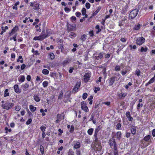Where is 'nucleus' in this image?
Wrapping results in <instances>:
<instances>
[{"label": "nucleus", "instance_id": "f257e3e1", "mask_svg": "<svg viewBox=\"0 0 155 155\" xmlns=\"http://www.w3.org/2000/svg\"><path fill=\"white\" fill-rule=\"evenodd\" d=\"M53 31L51 30L48 29L45 32V30H43L41 34L38 36L35 37L33 40H35L42 41L46 38L48 36H50L52 34Z\"/></svg>", "mask_w": 155, "mask_h": 155}, {"label": "nucleus", "instance_id": "f03ea898", "mask_svg": "<svg viewBox=\"0 0 155 155\" xmlns=\"http://www.w3.org/2000/svg\"><path fill=\"white\" fill-rule=\"evenodd\" d=\"M14 105V103H12L11 100H8L5 102V104H2L1 106L2 109L8 110L11 108Z\"/></svg>", "mask_w": 155, "mask_h": 155}, {"label": "nucleus", "instance_id": "7ed1b4c3", "mask_svg": "<svg viewBox=\"0 0 155 155\" xmlns=\"http://www.w3.org/2000/svg\"><path fill=\"white\" fill-rule=\"evenodd\" d=\"M94 150L98 151H101L102 147L100 142L97 140V141H94Z\"/></svg>", "mask_w": 155, "mask_h": 155}, {"label": "nucleus", "instance_id": "20e7f679", "mask_svg": "<svg viewBox=\"0 0 155 155\" xmlns=\"http://www.w3.org/2000/svg\"><path fill=\"white\" fill-rule=\"evenodd\" d=\"M145 40V39L143 37H139L136 40V44L139 45H140L144 42Z\"/></svg>", "mask_w": 155, "mask_h": 155}, {"label": "nucleus", "instance_id": "39448f33", "mask_svg": "<svg viewBox=\"0 0 155 155\" xmlns=\"http://www.w3.org/2000/svg\"><path fill=\"white\" fill-rule=\"evenodd\" d=\"M81 109L83 110H84L86 112H88V109L86 106V104L84 102V101H83L81 102Z\"/></svg>", "mask_w": 155, "mask_h": 155}, {"label": "nucleus", "instance_id": "423d86ee", "mask_svg": "<svg viewBox=\"0 0 155 155\" xmlns=\"http://www.w3.org/2000/svg\"><path fill=\"white\" fill-rule=\"evenodd\" d=\"M109 143L111 146H114V147H117V143L114 137H113L112 139L109 140Z\"/></svg>", "mask_w": 155, "mask_h": 155}, {"label": "nucleus", "instance_id": "0eeeda50", "mask_svg": "<svg viewBox=\"0 0 155 155\" xmlns=\"http://www.w3.org/2000/svg\"><path fill=\"white\" fill-rule=\"evenodd\" d=\"M136 17V11L134 10L130 12L129 15V18L130 19H133Z\"/></svg>", "mask_w": 155, "mask_h": 155}, {"label": "nucleus", "instance_id": "6e6552de", "mask_svg": "<svg viewBox=\"0 0 155 155\" xmlns=\"http://www.w3.org/2000/svg\"><path fill=\"white\" fill-rule=\"evenodd\" d=\"M90 77L91 74L90 73H86L84 76V81L85 82H87Z\"/></svg>", "mask_w": 155, "mask_h": 155}, {"label": "nucleus", "instance_id": "1a4fd4ad", "mask_svg": "<svg viewBox=\"0 0 155 155\" xmlns=\"http://www.w3.org/2000/svg\"><path fill=\"white\" fill-rule=\"evenodd\" d=\"M121 132L120 131H118L117 133L116 134L114 135V136L113 137H114V138L115 137H116L117 140H120L121 138Z\"/></svg>", "mask_w": 155, "mask_h": 155}, {"label": "nucleus", "instance_id": "9d476101", "mask_svg": "<svg viewBox=\"0 0 155 155\" xmlns=\"http://www.w3.org/2000/svg\"><path fill=\"white\" fill-rule=\"evenodd\" d=\"M15 91L17 94L21 92V90L19 88L17 84L15 85L14 86Z\"/></svg>", "mask_w": 155, "mask_h": 155}, {"label": "nucleus", "instance_id": "9b49d317", "mask_svg": "<svg viewBox=\"0 0 155 155\" xmlns=\"http://www.w3.org/2000/svg\"><path fill=\"white\" fill-rule=\"evenodd\" d=\"M103 57V54L102 53H99L96 54V55L94 57L95 59L99 60L102 58Z\"/></svg>", "mask_w": 155, "mask_h": 155}, {"label": "nucleus", "instance_id": "f8f14e48", "mask_svg": "<svg viewBox=\"0 0 155 155\" xmlns=\"http://www.w3.org/2000/svg\"><path fill=\"white\" fill-rule=\"evenodd\" d=\"M116 78L115 77H112L109 80V86H111L113 84L115 81Z\"/></svg>", "mask_w": 155, "mask_h": 155}, {"label": "nucleus", "instance_id": "ddd939ff", "mask_svg": "<svg viewBox=\"0 0 155 155\" xmlns=\"http://www.w3.org/2000/svg\"><path fill=\"white\" fill-rule=\"evenodd\" d=\"M18 29V27L16 26L12 29L11 32L9 34L11 36L16 32Z\"/></svg>", "mask_w": 155, "mask_h": 155}, {"label": "nucleus", "instance_id": "4468645a", "mask_svg": "<svg viewBox=\"0 0 155 155\" xmlns=\"http://www.w3.org/2000/svg\"><path fill=\"white\" fill-rule=\"evenodd\" d=\"M80 86V85L79 83H77L76 84V85L73 88V91H74V93H76L78 91V90Z\"/></svg>", "mask_w": 155, "mask_h": 155}, {"label": "nucleus", "instance_id": "2eb2a0df", "mask_svg": "<svg viewBox=\"0 0 155 155\" xmlns=\"http://www.w3.org/2000/svg\"><path fill=\"white\" fill-rule=\"evenodd\" d=\"M29 85L28 83H25L22 84L21 86V88L24 91H26L27 89L29 87Z\"/></svg>", "mask_w": 155, "mask_h": 155}, {"label": "nucleus", "instance_id": "dca6fc26", "mask_svg": "<svg viewBox=\"0 0 155 155\" xmlns=\"http://www.w3.org/2000/svg\"><path fill=\"white\" fill-rule=\"evenodd\" d=\"M127 95L126 93H120L118 94V97L119 99H122L124 98Z\"/></svg>", "mask_w": 155, "mask_h": 155}, {"label": "nucleus", "instance_id": "f3484780", "mask_svg": "<svg viewBox=\"0 0 155 155\" xmlns=\"http://www.w3.org/2000/svg\"><path fill=\"white\" fill-rule=\"evenodd\" d=\"M101 9V7L99 6L98 7V8H97V9L96 10V11H95L92 14V16H95L97 13L99 12L100 11V10Z\"/></svg>", "mask_w": 155, "mask_h": 155}, {"label": "nucleus", "instance_id": "a211bd4d", "mask_svg": "<svg viewBox=\"0 0 155 155\" xmlns=\"http://www.w3.org/2000/svg\"><path fill=\"white\" fill-rule=\"evenodd\" d=\"M80 143L79 142H76V143L74 144V148L75 149H78L80 147Z\"/></svg>", "mask_w": 155, "mask_h": 155}, {"label": "nucleus", "instance_id": "6ab92c4d", "mask_svg": "<svg viewBox=\"0 0 155 155\" xmlns=\"http://www.w3.org/2000/svg\"><path fill=\"white\" fill-rule=\"evenodd\" d=\"M34 99L37 102H38L40 100L39 96L37 95H34Z\"/></svg>", "mask_w": 155, "mask_h": 155}, {"label": "nucleus", "instance_id": "aec40b11", "mask_svg": "<svg viewBox=\"0 0 155 155\" xmlns=\"http://www.w3.org/2000/svg\"><path fill=\"white\" fill-rule=\"evenodd\" d=\"M33 8L35 10L38 11L40 9L39 4L38 3H35Z\"/></svg>", "mask_w": 155, "mask_h": 155}, {"label": "nucleus", "instance_id": "412c9836", "mask_svg": "<svg viewBox=\"0 0 155 155\" xmlns=\"http://www.w3.org/2000/svg\"><path fill=\"white\" fill-rule=\"evenodd\" d=\"M70 60L69 59H67L64 60L62 63V64L64 66H65L70 62Z\"/></svg>", "mask_w": 155, "mask_h": 155}, {"label": "nucleus", "instance_id": "4be33fe9", "mask_svg": "<svg viewBox=\"0 0 155 155\" xmlns=\"http://www.w3.org/2000/svg\"><path fill=\"white\" fill-rule=\"evenodd\" d=\"M29 108L30 110L32 112H34L36 110V107H34L32 105H30L29 106Z\"/></svg>", "mask_w": 155, "mask_h": 155}, {"label": "nucleus", "instance_id": "5701e85b", "mask_svg": "<svg viewBox=\"0 0 155 155\" xmlns=\"http://www.w3.org/2000/svg\"><path fill=\"white\" fill-rule=\"evenodd\" d=\"M154 81V77L152 78L146 84V86H147L148 85L151 83H152Z\"/></svg>", "mask_w": 155, "mask_h": 155}, {"label": "nucleus", "instance_id": "b1692460", "mask_svg": "<svg viewBox=\"0 0 155 155\" xmlns=\"http://www.w3.org/2000/svg\"><path fill=\"white\" fill-rule=\"evenodd\" d=\"M20 2H17L14 4V6H13L12 8L13 9H15L17 10H18V8L17 5L19 4Z\"/></svg>", "mask_w": 155, "mask_h": 155}, {"label": "nucleus", "instance_id": "393cba45", "mask_svg": "<svg viewBox=\"0 0 155 155\" xmlns=\"http://www.w3.org/2000/svg\"><path fill=\"white\" fill-rule=\"evenodd\" d=\"M20 78L19 80V81L21 83L23 82L25 80V76L24 75H22L20 76Z\"/></svg>", "mask_w": 155, "mask_h": 155}, {"label": "nucleus", "instance_id": "a878e982", "mask_svg": "<svg viewBox=\"0 0 155 155\" xmlns=\"http://www.w3.org/2000/svg\"><path fill=\"white\" fill-rule=\"evenodd\" d=\"M87 35L85 34H84L82 35L81 36L80 39L82 41H85L86 39Z\"/></svg>", "mask_w": 155, "mask_h": 155}, {"label": "nucleus", "instance_id": "bb28decb", "mask_svg": "<svg viewBox=\"0 0 155 155\" xmlns=\"http://www.w3.org/2000/svg\"><path fill=\"white\" fill-rule=\"evenodd\" d=\"M69 36L71 38H73L76 36V34L73 32H71L70 33Z\"/></svg>", "mask_w": 155, "mask_h": 155}, {"label": "nucleus", "instance_id": "cd10ccee", "mask_svg": "<svg viewBox=\"0 0 155 155\" xmlns=\"http://www.w3.org/2000/svg\"><path fill=\"white\" fill-rule=\"evenodd\" d=\"M148 50V48L147 47L144 48L143 47H142L141 48L140 50V51L141 52H145L147 51Z\"/></svg>", "mask_w": 155, "mask_h": 155}, {"label": "nucleus", "instance_id": "c85d7f7f", "mask_svg": "<svg viewBox=\"0 0 155 155\" xmlns=\"http://www.w3.org/2000/svg\"><path fill=\"white\" fill-rule=\"evenodd\" d=\"M142 101H143V100L142 99H139V103L137 105L138 109L140 107H142L143 106V104L142 103H141V102H142Z\"/></svg>", "mask_w": 155, "mask_h": 155}, {"label": "nucleus", "instance_id": "c756f323", "mask_svg": "<svg viewBox=\"0 0 155 155\" xmlns=\"http://www.w3.org/2000/svg\"><path fill=\"white\" fill-rule=\"evenodd\" d=\"M8 89H6L4 91V97H6L7 96H8L9 95V93L8 92Z\"/></svg>", "mask_w": 155, "mask_h": 155}, {"label": "nucleus", "instance_id": "7c9ffc66", "mask_svg": "<svg viewBox=\"0 0 155 155\" xmlns=\"http://www.w3.org/2000/svg\"><path fill=\"white\" fill-rule=\"evenodd\" d=\"M48 57L51 59H53L54 58V55L53 53H50L48 55Z\"/></svg>", "mask_w": 155, "mask_h": 155}, {"label": "nucleus", "instance_id": "2f4dec72", "mask_svg": "<svg viewBox=\"0 0 155 155\" xmlns=\"http://www.w3.org/2000/svg\"><path fill=\"white\" fill-rule=\"evenodd\" d=\"M150 135H148L145 136L143 138V140L146 141H148L150 138Z\"/></svg>", "mask_w": 155, "mask_h": 155}, {"label": "nucleus", "instance_id": "473e14b6", "mask_svg": "<svg viewBox=\"0 0 155 155\" xmlns=\"http://www.w3.org/2000/svg\"><path fill=\"white\" fill-rule=\"evenodd\" d=\"M94 129L92 128H90L87 131V133L89 135H91L93 133Z\"/></svg>", "mask_w": 155, "mask_h": 155}, {"label": "nucleus", "instance_id": "72a5a7b5", "mask_svg": "<svg viewBox=\"0 0 155 155\" xmlns=\"http://www.w3.org/2000/svg\"><path fill=\"white\" fill-rule=\"evenodd\" d=\"M49 71L46 69H44L43 70L42 73L44 74H48L49 73Z\"/></svg>", "mask_w": 155, "mask_h": 155}, {"label": "nucleus", "instance_id": "f704fd0d", "mask_svg": "<svg viewBox=\"0 0 155 155\" xmlns=\"http://www.w3.org/2000/svg\"><path fill=\"white\" fill-rule=\"evenodd\" d=\"M120 66L117 65L115 67L114 70L115 71H120Z\"/></svg>", "mask_w": 155, "mask_h": 155}, {"label": "nucleus", "instance_id": "c9c22d12", "mask_svg": "<svg viewBox=\"0 0 155 155\" xmlns=\"http://www.w3.org/2000/svg\"><path fill=\"white\" fill-rule=\"evenodd\" d=\"M131 133L133 134H136V128L134 127L131 129Z\"/></svg>", "mask_w": 155, "mask_h": 155}, {"label": "nucleus", "instance_id": "e433bc0d", "mask_svg": "<svg viewBox=\"0 0 155 155\" xmlns=\"http://www.w3.org/2000/svg\"><path fill=\"white\" fill-rule=\"evenodd\" d=\"M68 155H74V151L72 150H69L68 152Z\"/></svg>", "mask_w": 155, "mask_h": 155}, {"label": "nucleus", "instance_id": "4c0bfd02", "mask_svg": "<svg viewBox=\"0 0 155 155\" xmlns=\"http://www.w3.org/2000/svg\"><path fill=\"white\" fill-rule=\"evenodd\" d=\"M42 84L44 87H46L48 85V82L47 81H45L43 82Z\"/></svg>", "mask_w": 155, "mask_h": 155}, {"label": "nucleus", "instance_id": "58836bf2", "mask_svg": "<svg viewBox=\"0 0 155 155\" xmlns=\"http://www.w3.org/2000/svg\"><path fill=\"white\" fill-rule=\"evenodd\" d=\"M81 12L82 15H84L86 13V9L84 8H83L81 10Z\"/></svg>", "mask_w": 155, "mask_h": 155}, {"label": "nucleus", "instance_id": "ea45409f", "mask_svg": "<svg viewBox=\"0 0 155 155\" xmlns=\"http://www.w3.org/2000/svg\"><path fill=\"white\" fill-rule=\"evenodd\" d=\"M40 150L41 153L43 154L44 152V148L41 145H40Z\"/></svg>", "mask_w": 155, "mask_h": 155}, {"label": "nucleus", "instance_id": "a19ab883", "mask_svg": "<svg viewBox=\"0 0 155 155\" xmlns=\"http://www.w3.org/2000/svg\"><path fill=\"white\" fill-rule=\"evenodd\" d=\"M121 125L120 124H118L116 126V129L117 130H120L121 127Z\"/></svg>", "mask_w": 155, "mask_h": 155}, {"label": "nucleus", "instance_id": "79ce46f5", "mask_svg": "<svg viewBox=\"0 0 155 155\" xmlns=\"http://www.w3.org/2000/svg\"><path fill=\"white\" fill-rule=\"evenodd\" d=\"M97 133H94V138H95V140H94V141H96V142L97 141V140H98V138H97Z\"/></svg>", "mask_w": 155, "mask_h": 155}, {"label": "nucleus", "instance_id": "37998d69", "mask_svg": "<svg viewBox=\"0 0 155 155\" xmlns=\"http://www.w3.org/2000/svg\"><path fill=\"white\" fill-rule=\"evenodd\" d=\"M74 126L73 125H72L71 126V128H70L69 132L71 133H72L74 130Z\"/></svg>", "mask_w": 155, "mask_h": 155}, {"label": "nucleus", "instance_id": "c03bdc74", "mask_svg": "<svg viewBox=\"0 0 155 155\" xmlns=\"http://www.w3.org/2000/svg\"><path fill=\"white\" fill-rule=\"evenodd\" d=\"M87 93H84L83 95L82 96V97L83 99L85 100V99L87 97Z\"/></svg>", "mask_w": 155, "mask_h": 155}, {"label": "nucleus", "instance_id": "a18cd8bd", "mask_svg": "<svg viewBox=\"0 0 155 155\" xmlns=\"http://www.w3.org/2000/svg\"><path fill=\"white\" fill-rule=\"evenodd\" d=\"M85 7L87 9H89L91 7V5L88 2L86 3L85 4Z\"/></svg>", "mask_w": 155, "mask_h": 155}, {"label": "nucleus", "instance_id": "49530a36", "mask_svg": "<svg viewBox=\"0 0 155 155\" xmlns=\"http://www.w3.org/2000/svg\"><path fill=\"white\" fill-rule=\"evenodd\" d=\"M100 126H98L95 130L94 133L98 134V132L100 130Z\"/></svg>", "mask_w": 155, "mask_h": 155}, {"label": "nucleus", "instance_id": "de8ad7c7", "mask_svg": "<svg viewBox=\"0 0 155 155\" xmlns=\"http://www.w3.org/2000/svg\"><path fill=\"white\" fill-rule=\"evenodd\" d=\"M15 109L16 111H19L21 109V107L19 106H16L15 107Z\"/></svg>", "mask_w": 155, "mask_h": 155}, {"label": "nucleus", "instance_id": "09e8293b", "mask_svg": "<svg viewBox=\"0 0 155 155\" xmlns=\"http://www.w3.org/2000/svg\"><path fill=\"white\" fill-rule=\"evenodd\" d=\"M40 128L42 132H44V131H45L46 128L45 126H41Z\"/></svg>", "mask_w": 155, "mask_h": 155}, {"label": "nucleus", "instance_id": "8fccbe9b", "mask_svg": "<svg viewBox=\"0 0 155 155\" xmlns=\"http://www.w3.org/2000/svg\"><path fill=\"white\" fill-rule=\"evenodd\" d=\"M32 121V119H29L26 122V124L27 125H29L31 124Z\"/></svg>", "mask_w": 155, "mask_h": 155}, {"label": "nucleus", "instance_id": "3c124183", "mask_svg": "<svg viewBox=\"0 0 155 155\" xmlns=\"http://www.w3.org/2000/svg\"><path fill=\"white\" fill-rule=\"evenodd\" d=\"M141 25L138 23L137 25H136V30H139L140 28Z\"/></svg>", "mask_w": 155, "mask_h": 155}, {"label": "nucleus", "instance_id": "603ef678", "mask_svg": "<svg viewBox=\"0 0 155 155\" xmlns=\"http://www.w3.org/2000/svg\"><path fill=\"white\" fill-rule=\"evenodd\" d=\"M75 15L78 17H79L81 15V14L80 12H77L75 13Z\"/></svg>", "mask_w": 155, "mask_h": 155}, {"label": "nucleus", "instance_id": "864d4df0", "mask_svg": "<svg viewBox=\"0 0 155 155\" xmlns=\"http://www.w3.org/2000/svg\"><path fill=\"white\" fill-rule=\"evenodd\" d=\"M89 34L91 37H93L94 35L93 31L92 30L90 31L89 32Z\"/></svg>", "mask_w": 155, "mask_h": 155}, {"label": "nucleus", "instance_id": "5fc2aeb1", "mask_svg": "<svg viewBox=\"0 0 155 155\" xmlns=\"http://www.w3.org/2000/svg\"><path fill=\"white\" fill-rule=\"evenodd\" d=\"M114 154H115V153L116 154V153H118V151L117 150V147H114Z\"/></svg>", "mask_w": 155, "mask_h": 155}, {"label": "nucleus", "instance_id": "6e6d98bb", "mask_svg": "<svg viewBox=\"0 0 155 155\" xmlns=\"http://www.w3.org/2000/svg\"><path fill=\"white\" fill-rule=\"evenodd\" d=\"M129 46L130 48V49L131 50L133 49L134 50L136 49V45H135L133 46L132 45H130Z\"/></svg>", "mask_w": 155, "mask_h": 155}, {"label": "nucleus", "instance_id": "4d7b16f0", "mask_svg": "<svg viewBox=\"0 0 155 155\" xmlns=\"http://www.w3.org/2000/svg\"><path fill=\"white\" fill-rule=\"evenodd\" d=\"M5 131H8L9 132H11L12 131V129H8V128L7 127H5Z\"/></svg>", "mask_w": 155, "mask_h": 155}, {"label": "nucleus", "instance_id": "13d9d810", "mask_svg": "<svg viewBox=\"0 0 155 155\" xmlns=\"http://www.w3.org/2000/svg\"><path fill=\"white\" fill-rule=\"evenodd\" d=\"M28 19H30V18H28L26 17L25 18V19L23 21V22L25 23L27 22H28L29 21Z\"/></svg>", "mask_w": 155, "mask_h": 155}, {"label": "nucleus", "instance_id": "bf43d9fd", "mask_svg": "<svg viewBox=\"0 0 155 155\" xmlns=\"http://www.w3.org/2000/svg\"><path fill=\"white\" fill-rule=\"evenodd\" d=\"M95 89L94 90V92L95 93H97V91H99L100 90V88L99 87H95Z\"/></svg>", "mask_w": 155, "mask_h": 155}, {"label": "nucleus", "instance_id": "052dcab7", "mask_svg": "<svg viewBox=\"0 0 155 155\" xmlns=\"http://www.w3.org/2000/svg\"><path fill=\"white\" fill-rule=\"evenodd\" d=\"M127 39L125 38H121L120 39V41L123 42H124L126 41Z\"/></svg>", "mask_w": 155, "mask_h": 155}, {"label": "nucleus", "instance_id": "680f3d73", "mask_svg": "<svg viewBox=\"0 0 155 155\" xmlns=\"http://www.w3.org/2000/svg\"><path fill=\"white\" fill-rule=\"evenodd\" d=\"M26 67V65L25 64H22L21 67V70H23L25 69Z\"/></svg>", "mask_w": 155, "mask_h": 155}, {"label": "nucleus", "instance_id": "e2e57ef3", "mask_svg": "<svg viewBox=\"0 0 155 155\" xmlns=\"http://www.w3.org/2000/svg\"><path fill=\"white\" fill-rule=\"evenodd\" d=\"M18 58L21 59L20 61L21 63H23V60L21 56H19L18 57Z\"/></svg>", "mask_w": 155, "mask_h": 155}, {"label": "nucleus", "instance_id": "0e129e2a", "mask_svg": "<svg viewBox=\"0 0 155 155\" xmlns=\"http://www.w3.org/2000/svg\"><path fill=\"white\" fill-rule=\"evenodd\" d=\"M127 11L126 8H124L122 11V13L123 14H125V12Z\"/></svg>", "mask_w": 155, "mask_h": 155}, {"label": "nucleus", "instance_id": "69168bd1", "mask_svg": "<svg viewBox=\"0 0 155 155\" xmlns=\"http://www.w3.org/2000/svg\"><path fill=\"white\" fill-rule=\"evenodd\" d=\"M76 152L77 155H81V151L79 150H76Z\"/></svg>", "mask_w": 155, "mask_h": 155}, {"label": "nucleus", "instance_id": "338daca9", "mask_svg": "<svg viewBox=\"0 0 155 155\" xmlns=\"http://www.w3.org/2000/svg\"><path fill=\"white\" fill-rule=\"evenodd\" d=\"M64 11L67 12H69L70 11V10L67 7H65L64 8Z\"/></svg>", "mask_w": 155, "mask_h": 155}, {"label": "nucleus", "instance_id": "774afa93", "mask_svg": "<svg viewBox=\"0 0 155 155\" xmlns=\"http://www.w3.org/2000/svg\"><path fill=\"white\" fill-rule=\"evenodd\" d=\"M152 135L153 137H155V129H153L152 131Z\"/></svg>", "mask_w": 155, "mask_h": 155}]
</instances>
